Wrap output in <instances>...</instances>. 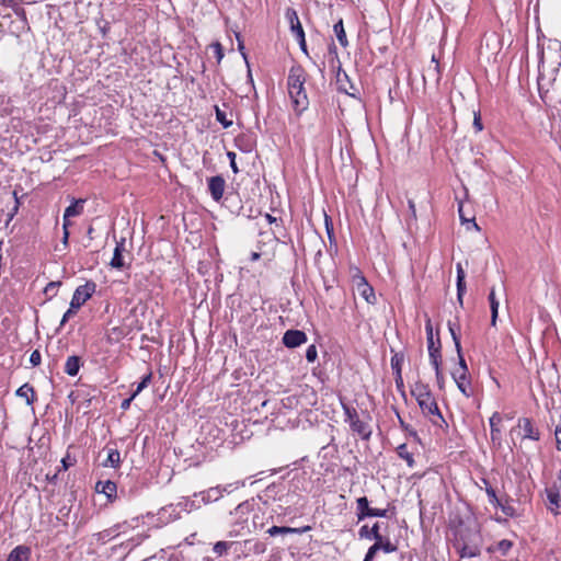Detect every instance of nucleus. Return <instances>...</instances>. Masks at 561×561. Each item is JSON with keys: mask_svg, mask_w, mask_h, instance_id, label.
Masks as SVG:
<instances>
[{"mask_svg": "<svg viewBox=\"0 0 561 561\" xmlns=\"http://www.w3.org/2000/svg\"><path fill=\"white\" fill-rule=\"evenodd\" d=\"M412 396L417 401L422 412L427 416H437L443 420L435 398L433 397L430 387L421 381L415 382L411 389Z\"/></svg>", "mask_w": 561, "mask_h": 561, "instance_id": "nucleus-2", "label": "nucleus"}, {"mask_svg": "<svg viewBox=\"0 0 561 561\" xmlns=\"http://www.w3.org/2000/svg\"><path fill=\"white\" fill-rule=\"evenodd\" d=\"M81 359L78 356H69L65 364V373L69 376H76L80 369Z\"/></svg>", "mask_w": 561, "mask_h": 561, "instance_id": "nucleus-19", "label": "nucleus"}, {"mask_svg": "<svg viewBox=\"0 0 561 561\" xmlns=\"http://www.w3.org/2000/svg\"><path fill=\"white\" fill-rule=\"evenodd\" d=\"M333 31H334V33L336 35V38H337L339 43L343 47H346L348 42H347V38H346V33H345L342 20H340L337 23L334 24Z\"/></svg>", "mask_w": 561, "mask_h": 561, "instance_id": "nucleus-27", "label": "nucleus"}, {"mask_svg": "<svg viewBox=\"0 0 561 561\" xmlns=\"http://www.w3.org/2000/svg\"><path fill=\"white\" fill-rule=\"evenodd\" d=\"M307 342V335L300 330H288L284 333L283 343L289 348L300 346Z\"/></svg>", "mask_w": 561, "mask_h": 561, "instance_id": "nucleus-8", "label": "nucleus"}, {"mask_svg": "<svg viewBox=\"0 0 561 561\" xmlns=\"http://www.w3.org/2000/svg\"><path fill=\"white\" fill-rule=\"evenodd\" d=\"M548 507L553 513L561 511V476L558 480L547 489Z\"/></svg>", "mask_w": 561, "mask_h": 561, "instance_id": "nucleus-7", "label": "nucleus"}, {"mask_svg": "<svg viewBox=\"0 0 561 561\" xmlns=\"http://www.w3.org/2000/svg\"><path fill=\"white\" fill-rule=\"evenodd\" d=\"M288 19H289V22H290V30H291L293 35L296 38H301L302 39V36L305 35V32H304L301 23H300V21L298 19L297 13L295 11L289 12L288 13Z\"/></svg>", "mask_w": 561, "mask_h": 561, "instance_id": "nucleus-18", "label": "nucleus"}, {"mask_svg": "<svg viewBox=\"0 0 561 561\" xmlns=\"http://www.w3.org/2000/svg\"><path fill=\"white\" fill-rule=\"evenodd\" d=\"M34 389L28 383H24L16 390V396L24 398L27 404H32L34 401Z\"/></svg>", "mask_w": 561, "mask_h": 561, "instance_id": "nucleus-23", "label": "nucleus"}, {"mask_svg": "<svg viewBox=\"0 0 561 561\" xmlns=\"http://www.w3.org/2000/svg\"><path fill=\"white\" fill-rule=\"evenodd\" d=\"M257 257H259V254L257 253H253L252 259L256 260Z\"/></svg>", "mask_w": 561, "mask_h": 561, "instance_id": "nucleus-63", "label": "nucleus"}, {"mask_svg": "<svg viewBox=\"0 0 561 561\" xmlns=\"http://www.w3.org/2000/svg\"><path fill=\"white\" fill-rule=\"evenodd\" d=\"M556 443L558 450L561 451V424L556 428Z\"/></svg>", "mask_w": 561, "mask_h": 561, "instance_id": "nucleus-47", "label": "nucleus"}, {"mask_svg": "<svg viewBox=\"0 0 561 561\" xmlns=\"http://www.w3.org/2000/svg\"><path fill=\"white\" fill-rule=\"evenodd\" d=\"M94 291H95V284L92 282H88L84 285L79 286L72 295L70 306L72 308H76L77 310H79L81 308V306L92 296V294Z\"/></svg>", "mask_w": 561, "mask_h": 561, "instance_id": "nucleus-6", "label": "nucleus"}, {"mask_svg": "<svg viewBox=\"0 0 561 561\" xmlns=\"http://www.w3.org/2000/svg\"><path fill=\"white\" fill-rule=\"evenodd\" d=\"M371 535L376 542L368 549L366 554L368 558L374 559L376 553L381 548V535L379 533V525L377 523L371 527Z\"/></svg>", "mask_w": 561, "mask_h": 561, "instance_id": "nucleus-17", "label": "nucleus"}, {"mask_svg": "<svg viewBox=\"0 0 561 561\" xmlns=\"http://www.w3.org/2000/svg\"><path fill=\"white\" fill-rule=\"evenodd\" d=\"M134 399H135V398H133V394L130 396V398L125 399V400L121 403V409H122V410H127V409H129L130 403H131V401H133Z\"/></svg>", "mask_w": 561, "mask_h": 561, "instance_id": "nucleus-50", "label": "nucleus"}, {"mask_svg": "<svg viewBox=\"0 0 561 561\" xmlns=\"http://www.w3.org/2000/svg\"><path fill=\"white\" fill-rule=\"evenodd\" d=\"M124 250H125V240L123 239L119 242H117V244L114 249L113 257L110 263L113 268L122 270L123 267H125V262H124V257H123Z\"/></svg>", "mask_w": 561, "mask_h": 561, "instance_id": "nucleus-14", "label": "nucleus"}, {"mask_svg": "<svg viewBox=\"0 0 561 561\" xmlns=\"http://www.w3.org/2000/svg\"><path fill=\"white\" fill-rule=\"evenodd\" d=\"M448 328H449V332H450V335L453 337V341L455 343V347H456V351L457 353H460L461 351V345H460V340H459V336L457 335L455 329L453 328L451 323L449 322L448 323Z\"/></svg>", "mask_w": 561, "mask_h": 561, "instance_id": "nucleus-34", "label": "nucleus"}, {"mask_svg": "<svg viewBox=\"0 0 561 561\" xmlns=\"http://www.w3.org/2000/svg\"><path fill=\"white\" fill-rule=\"evenodd\" d=\"M152 374H147L142 380L138 383L136 390L133 392V398H136L148 385L150 383Z\"/></svg>", "mask_w": 561, "mask_h": 561, "instance_id": "nucleus-31", "label": "nucleus"}, {"mask_svg": "<svg viewBox=\"0 0 561 561\" xmlns=\"http://www.w3.org/2000/svg\"><path fill=\"white\" fill-rule=\"evenodd\" d=\"M386 515L387 510L370 508L368 517H385Z\"/></svg>", "mask_w": 561, "mask_h": 561, "instance_id": "nucleus-41", "label": "nucleus"}, {"mask_svg": "<svg viewBox=\"0 0 561 561\" xmlns=\"http://www.w3.org/2000/svg\"><path fill=\"white\" fill-rule=\"evenodd\" d=\"M95 489L98 492L104 493L107 497H112L116 494V484L110 480L98 482Z\"/></svg>", "mask_w": 561, "mask_h": 561, "instance_id": "nucleus-21", "label": "nucleus"}, {"mask_svg": "<svg viewBox=\"0 0 561 561\" xmlns=\"http://www.w3.org/2000/svg\"><path fill=\"white\" fill-rule=\"evenodd\" d=\"M359 535H360L362 537H364V536H365V537H369V536H371V537H373V535H371V529H370V530H368V527H367V526H363V527L360 528V530H359Z\"/></svg>", "mask_w": 561, "mask_h": 561, "instance_id": "nucleus-52", "label": "nucleus"}, {"mask_svg": "<svg viewBox=\"0 0 561 561\" xmlns=\"http://www.w3.org/2000/svg\"><path fill=\"white\" fill-rule=\"evenodd\" d=\"M311 529L310 526H305L302 528H291V527H285V526H272L267 529V534L270 536H276V535H286V534H302L306 531H309Z\"/></svg>", "mask_w": 561, "mask_h": 561, "instance_id": "nucleus-15", "label": "nucleus"}, {"mask_svg": "<svg viewBox=\"0 0 561 561\" xmlns=\"http://www.w3.org/2000/svg\"><path fill=\"white\" fill-rule=\"evenodd\" d=\"M502 511L507 516H514L515 512L514 508L511 505H502Z\"/></svg>", "mask_w": 561, "mask_h": 561, "instance_id": "nucleus-49", "label": "nucleus"}, {"mask_svg": "<svg viewBox=\"0 0 561 561\" xmlns=\"http://www.w3.org/2000/svg\"><path fill=\"white\" fill-rule=\"evenodd\" d=\"M68 227H69V226H65V224L62 225V229H64L62 242H64L65 244H67V242H68V238H69Z\"/></svg>", "mask_w": 561, "mask_h": 561, "instance_id": "nucleus-53", "label": "nucleus"}, {"mask_svg": "<svg viewBox=\"0 0 561 561\" xmlns=\"http://www.w3.org/2000/svg\"><path fill=\"white\" fill-rule=\"evenodd\" d=\"M306 72L302 67L294 66L288 75V94L296 112L300 113L308 106V98L305 90Z\"/></svg>", "mask_w": 561, "mask_h": 561, "instance_id": "nucleus-1", "label": "nucleus"}, {"mask_svg": "<svg viewBox=\"0 0 561 561\" xmlns=\"http://www.w3.org/2000/svg\"><path fill=\"white\" fill-rule=\"evenodd\" d=\"M427 341V351L430 356V362L433 365L435 370H438V365H440L442 355H440V340L437 336L436 339L430 337Z\"/></svg>", "mask_w": 561, "mask_h": 561, "instance_id": "nucleus-9", "label": "nucleus"}, {"mask_svg": "<svg viewBox=\"0 0 561 561\" xmlns=\"http://www.w3.org/2000/svg\"><path fill=\"white\" fill-rule=\"evenodd\" d=\"M380 550H383L386 553L394 552L397 550V546L390 542V540L383 541L381 538V548Z\"/></svg>", "mask_w": 561, "mask_h": 561, "instance_id": "nucleus-35", "label": "nucleus"}, {"mask_svg": "<svg viewBox=\"0 0 561 561\" xmlns=\"http://www.w3.org/2000/svg\"><path fill=\"white\" fill-rule=\"evenodd\" d=\"M78 310L76 308H72L71 306L69 309L64 313L60 325H64L73 314H76Z\"/></svg>", "mask_w": 561, "mask_h": 561, "instance_id": "nucleus-39", "label": "nucleus"}, {"mask_svg": "<svg viewBox=\"0 0 561 561\" xmlns=\"http://www.w3.org/2000/svg\"><path fill=\"white\" fill-rule=\"evenodd\" d=\"M364 561H373V559L368 558V556L366 554L365 558H364Z\"/></svg>", "mask_w": 561, "mask_h": 561, "instance_id": "nucleus-61", "label": "nucleus"}, {"mask_svg": "<svg viewBox=\"0 0 561 561\" xmlns=\"http://www.w3.org/2000/svg\"><path fill=\"white\" fill-rule=\"evenodd\" d=\"M468 373L453 371V378L460 390V392L467 398L471 397L472 391L470 388V382L468 380Z\"/></svg>", "mask_w": 561, "mask_h": 561, "instance_id": "nucleus-12", "label": "nucleus"}, {"mask_svg": "<svg viewBox=\"0 0 561 561\" xmlns=\"http://www.w3.org/2000/svg\"><path fill=\"white\" fill-rule=\"evenodd\" d=\"M318 352L316 345H309L306 351V358L309 363H313L317 359Z\"/></svg>", "mask_w": 561, "mask_h": 561, "instance_id": "nucleus-33", "label": "nucleus"}, {"mask_svg": "<svg viewBox=\"0 0 561 561\" xmlns=\"http://www.w3.org/2000/svg\"><path fill=\"white\" fill-rule=\"evenodd\" d=\"M121 463V454L117 449H108L107 458L104 461L105 467L116 468Z\"/></svg>", "mask_w": 561, "mask_h": 561, "instance_id": "nucleus-25", "label": "nucleus"}, {"mask_svg": "<svg viewBox=\"0 0 561 561\" xmlns=\"http://www.w3.org/2000/svg\"><path fill=\"white\" fill-rule=\"evenodd\" d=\"M397 454L401 459L407 461L410 468L414 466L413 455L409 451L407 444H401L398 446Z\"/></svg>", "mask_w": 561, "mask_h": 561, "instance_id": "nucleus-26", "label": "nucleus"}, {"mask_svg": "<svg viewBox=\"0 0 561 561\" xmlns=\"http://www.w3.org/2000/svg\"><path fill=\"white\" fill-rule=\"evenodd\" d=\"M458 213H459V217H460V220H461L462 224H465V222L471 224L472 228L476 231H480V227L474 221V218L473 217L472 218H467L466 217V213H463V204L461 202L458 205Z\"/></svg>", "mask_w": 561, "mask_h": 561, "instance_id": "nucleus-29", "label": "nucleus"}, {"mask_svg": "<svg viewBox=\"0 0 561 561\" xmlns=\"http://www.w3.org/2000/svg\"><path fill=\"white\" fill-rule=\"evenodd\" d=\"M227 156H228V158H229V160H230V167H231L232 171H233L234 173H238V171H239V170H238V167H237V163H236V153H234V152H232V151H229V152L227 153Z\"/></svg>", "mask_w": 561, "mask_h": 561, "instance_id": "nucleus-44", "label": "nucleus"}, {"mask_svg": "<svg viewBox=\"0 0 561 561\" xmlns=\"http://www.w3.org/2000/svg\"><path fill=\"white\" fill-rule=\"evenodd\" d=\"M510 437L513 445H516V438L520 440L531 439L539 440L540 433L538 428L535 427L533 421L528 417H520L517 422V425L512 427L510 431Z\"/></svg>", "mask_w": 561, "mask_h": 561, "instance_id": "nucleus-4", "label": "nucleus"}, {"mask_svg": "<svg viewBox=\"0 0 561 561\" xmlns=\"http://www.w3.org/2000/svg\"><path fill=\"white\" fill-rule=\"evenodd\" d=\"M473 556H476V552H473V551H470V553H467V552L463 551L461 553V557H473Z\"/></svg>", "mask_w": 561, "mask_h": 561, "instance_id": "nucleus-59", "label": "nucleus"}, {"mask_svg": "<svg viewBox=\"0 0 561 561\" xmlns=\"http://www.w3.org/2000/svg\"><path fill=\"white\" fill-rule=\"evenodd\" d=\"M233 545V542H228V541H217L214 547H213V551L218 556V557H222L227 553V551L229 550V548Z\"/></svg>", "mask_w": 561, "mask_h": 561, "instance_id": "nucleus-28", "label": "nucleus"}, {"mask_svg": "<svg viewBox=\"0 0 561 561\" xmlns=\"http://www.w3.org/2000/svg\"><path fill=\"white\" fill-rule=\"evenodd\" d=\"M336 82L341 91L345 92L348 95H354L355 88L352 84H350V89L346 87V83H348V77L345 71L340 70L337 72Z\"/></svg>", "mask_w": 561, "mask_h": 561, "instance_id": "nucleus-20", "label": "nucleus"}, {"mask_svg": "<svg viewBox=\"0 0 561 561\" xmlns=\"http://www.w3.org/2000/svg\"><path fill=\"white\" fill-rule=\"evenodd\" d=\"M473 128L476 129V133H480L483 129L479 112H473Z\"/></svg>", "mask_w": 561, "mask_h": 561, "instance_id": "nucleus-36", "label": "nucleus"}, {"mask_svg": "<svg viewBox=\"0 0 561 561\" xmlns=\"http://www.w3.org/2000/svg\"><path fill=\"white\" fill-rule=\"evenodd\" d=\"M503 421V416L499 412H494L490 417V427H491V440L493 444H501V428L500 424Z\"/></svg>", "mask_w": 561, "mask_h": 561, "instance_id": "nucleus-13", "label": "nucleus"}, {"mask_svg": "<svg viewBox=\"0 0 561 561\" xmlns=\"http://www.w3.org/2000/svg\"><path fill=\"white\" fill-rule=\"evenodd\" d=\"M426 340L434 337L432 320L427 317L425 321Z\"/></svg>", "mask_w": 561, "mask_h": 561, "instance_id": "nucleus-42", "label": "nucleus"}, {"mask_svg": "<svg viewBox=\"0 0 561 561\" xmlns=\"http://www.w3.org/2000/svg\"><path fill=\"white\" fill-rule=\"evenodd\" d=\"M215 48H216V53H217V57H218V60H220L222 58V49H221V45L220 44H216L215 45Z\"/></svg>", "mask_w": 561, "mask_h": 561, "instance_id": "nucleus-56", "label": "nucleus"}, {"mask_svg": "<svg viewBox=\"0 0 561 561\" xmlns=\"http://www.w3.org/2000/svg\"><path fill=\"white\" fill-rule=\"evenodd\" d=\"M486 494L489 495L491 503L496 504V505L500 504L499 499L496 497L495 491L492 488L486 489Z\"/></svg>", "mask_w": 561, "mask_h": 561, "instance_id": "nucleus-45", "label": "nucleus"}, {"mask_svg": "<svg viewBox=\"0 0 561 561\" xmlns=\"http://www.w3.org/2000/svg\"><path fill=\"white\" fill-rule=\"evenodd\" d=\"M357 503V518L358 520H363L368 517L370 508L369 503L366 496L359 497L356 501Z\"/></svg>", "mask_w": 561, "mask_h": 561, "instance_id": "nucleus-22", "label": "nucleus"}, {"mask_svg": "<svg viewBox=\"0 0 561 561\" xmlns=\"http://www.w3.org/2000/svg\"><path fill=\"white\" fill-rule=\"evenodd\" d=\"M31 550L26 546L15 547L9 554L7 561H28Z\"/></svg>", "mask_w": 561, "mask_h": 561, "instance_id": "nucleus-16", "label": "nucleus"}, {"mask_svg": "<svg viewBox=\"0 0 561 561\" xmlns=\"http://www.w3.org/2000/svg\"><path fill=\"white\" fill-rule=\"evenodd\" d=\"M250 543H251V541H249V540L244 541V546H248Z\"/></svg>", "mask_w": 561, "mask_h": 561, "instance_id": "nucleus-64", "label": "nucleus"}, {"mask_svg": "<svg viewBox=\"0 0 561 561\" xmlns=\"http://www.w3.org/2000/svg\"><path fill=\"white\" fill-rule=\"evenodd\" d=\"M436 379H437V386L442 389L444 387V376L440 369V365H438V370H435Z\"/></svg>", "mask_w": 561, "mask_h": 561, "instance_id": "nucleus-46", "label": "nucleus"}, {"mask_svg": "<svg viewBox=\"0 0 561 561\" xmlns=\"http://www.w3.org/2000/svg\"><path fill=\"white\" fill-rule=\"evenodd\" d=\"M466 291V283H465V279L463 280H457V296H458V300L459 302L462 305V296Z\"/></svg>", "mask_w": 561, "mask_h": 561, "instance_id": "nucleus-37", "label": "nucleus"}, {"mask_svg": "<svg viewBox=\"0 0 561 561\" xmlns=\"http://www.w3.org/2000/svg\"><path fill=\"white\" fill-rule=\"evenodd\" d=\"M432 62H434L435 65L433 67L428 68L427 75L434 77L436 82H438L439 78H440V76H439V66H438L437 60L435 59V56L432 57Z\"/></svg>", "mask_w": 561, "mask_h": 561, "instance_id": "nucleus-32", "label": "nucleus"}, {"mask_svg": "<svg viewBox=\"0 0 561 561\" xmlns=\"http://www.w3.org/2000/svg\"><path fill=\"white\" fill-rule=\"evenodd\" d=\"M85 199L79 198V199H72V203L70 206H68L65 209L64 213V222L65 226H69L70 221L69 218L80 216L83 211Z\"/></svg>", "mask_w": 561, "mask_h": 561, "instance_id": "nucleus-11", "label": "nucleus"}, {"mask_svg": "<svg viewBox=\"0 0 561 561\" xmlns=\"http://www.w3.org/2000/svg\"><path fill=\"white\" fill-rule=\"evenodd\" d=\"M489 301H490V308H491V325L496 324V319L499 314V301L495 298V291L494 289H491L489 295Z\"/></svg>", "mask_w": 561, "mask_h": 561, "instance_id": "nucleus-24", "label": "nucleus"}, {"mask_svg": "<svg viewBox=\"0 0 561 561\" xmlns=\"http://www.w3.org/2000/svg\"><path fill=\"white\" fill-rule=\"evenodd\" d=\"M247 508V505L245 504H239L237 507H236V513H243V511Z\"/></svg>", "mask_w": 561, "mask_h": 561, "instance_id": "nucleus-58", "label": "nucleus"}, {"mask_svg": "<svg viewBox=\"0 0 561 561\" xmlns=\"http://www.w3.org/2000/svg\"><path fill=\"white\" fill-rule=\"evenodd\" d=\"M352 288L367 304L375 305L377 299L374 288L368 284L366 277L358 267H351Z\"/></svg>", "mask_w": 561, "mask_h": 561, "instance_id": "nucleus-3", "label": "nucleus"}, {"mask_svg": "<svg viewBox=\"0 0 561 561\" xmlns=\"http://www.w3.org/2000/svg\"><path fill=\"white\" fill-rule=\"evenodd\" d=\"M300 45V48L304 50V51H307V48H306V39H305V35L302 36V39L301 38H296Z\"/></svg>", "mask_w": 561, "mask_h": 561, "instance_id": "nucleus-57", "label": "nucleus"}, {"mask_svg": "<svg viewBox=\"0 0 561 561\" xmlns=\"http://www.w3.org/2000/svg\"><path fill=\"white\" fill-rule=\"evenodd\" d=\"M457 354H458V358H459V366L455 370L460 371V373H468V367H467L463 356L461 355V352L457 353Z\"/></svg>", "mask_w": 561, "mask_h": 561, "instance_id": "nucleus-40", "label": "nucleus"}, {"mask_svg": "<svg viewBox=\"0 0 561 561\" xmlns=\"http://www.w3.org/2000/svg\"><path fill=\"white\" fill-rule=\"evenodd\" d=\"M265 550V547L263 543H260V542H255L254 543V551L257 552V553H261V552H264Z\"/></svg>", "mask_w": 561, "mask_h": 561, "instance_id": "nucleus-54", "label": "nucleus"}, {"mask_svg": "<svg viewBox=\"0 0 561 561\" xmlns=\"http://www.w3.org/2000/svg\"><path fill=\"white\" fill-rule=\"evenodd\" d=\"M41 360H42V356H41L39 351H37V350L33 351L30 356L31 364L33 366H38L41 364Z\"/></svg>", "mask_w": 561, "mask_h": 561, "instance_id": "nucleus-38", "label": "nucleus"}, {"mask_svg": "<svg viewBox=\"0 0 561 561\" xmlns=\"http://www.w3.org/2000/svg\"><path fill=\"white\" fill-rule=\"evenodd\" d=\"M145 536L142 535H137L136 538H133L131 541H133V546H137L139 545L142 540H144Z\"/></svg>", "mask_w": 561, "mask_h": 561, "instance_id": "nucleus-55", "label": "nucleus"}, {"mask_svg": "<svg viewBox=\"0 0 561 561\" xmlns=\"http://www.w3.org/2000/svg\"><path fill=\"white\" fill-rule=\"evenodd\" d=\"M216 110V118L217 121L225 127L228 128L232 125V121L227 118L226 112L218 106L215 107Z\"/></svg>", "mask_w": 561, "mask_h": 561, "instance_id": "nucleus-30", "label": "nucleus"}, {"mask_svg": "<svg viewBox=\"0 0 561 561\" xmlns=\"http://www.w3.org/2000/svg\"><path fill=\"white\" fill-rule=\"evenodd\" d=\"M343 410L346 415L345 421L350 423L352 431L363 439H368L371 434L370 427L367 423L359 419L357 411L346 404H343Z\"/></svg>", "mask_w": 561, "mask_h": 561, "instance_id": "nucleus-5", "label": "nucleus"}, {"mask_svg": "<svg viewBox=\"0 0 561 561\" xmlns=\"http://www.w3.org/2000/svg\"><path fill=\"white\" fill-rule=\"evenodd\" d=\"M397 373H398L397 383L399 385V383H401V382H402L401 375H400V369H399V368H398Z\"/></svg>", "mask_w": 561, "mask_h": 561, "instance_id": "nucleus-60", "label": "nucleus"}, {"mask_svg": "<svg viewBox=\"0 0 561 561\" xmlns=\"http://www.w3.org/2000/svg\"><path fill=\"white\" fill-rule=\"evenodd\" d=\"M364 561H373V559L368 558V556L366 554L365 558H364Z\"/></svg>", "mask_w": 561, "mask_h": 561, "instance_id": "nucleus-62", "label": "nucleus"}, {"mask_svg": "<svg viewBox=\"0 0 561 561\" xmlns=\"http://www.w3.org/2000/svg\"><path fill=\"white\" fill-rule=\"evenodd\" d=\"M512 548V542L510 540H502L499 542V549L503 552V554L507 553V551Z\"/></svg>", "mask_w": 561, "mask_h": 561, "instance_id": "nucleus-43", "label": "nucleus"}, {"mask_svg": "<svg viewBox=\"0 0 561 561\" xmlns=\"http://www.w3.org/2000/svg\"><path fill=\"white\" fill-rule=\"evenodd\" d=\"M208 190L216 202L220 201L225 192V180L219 175L211 176L208 180Z\"/></svg>", "mask_w": 561, "mask_h": 561, "instance_id": "nucleus-10", "label": "nucleus"}, {"mask_svg": "<svg viewBox=\"0 0 561 561\" xmlns=\"http://www.w3.org/2000/svg\"><path fill=\"white\" fill-rule=\"evenodd\" d=\"M457 280H463L466 277L465 271L460 263L457 264Z\"/></svg>", "mask_w": 561, "mask_h": 561, "instance_id": "nucleus-48", "label": "nucleus"}, {"mask_svg": "<svg viewBox=\"0 0 561 561\" xmlns=\"http://www.w3.org/2000/svg\"><path fill=\"white\" fill-rule=\"evenodd\" d=\"M408 204H409V209H410V211H411V216H412L414 219H416V209H415V204H414V202H413L412 199H409Z\"/></svg>", "mask_w": 561, "mask_h": 561, "instance_id": "nucleus-51", "label": "nucleus"}]
</instances>
